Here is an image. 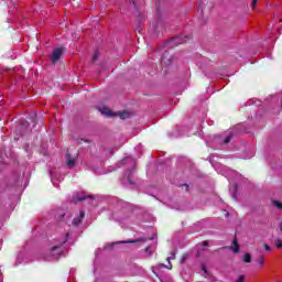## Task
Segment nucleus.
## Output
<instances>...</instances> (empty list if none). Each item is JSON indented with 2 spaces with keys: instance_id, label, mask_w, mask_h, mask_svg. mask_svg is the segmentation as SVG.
I'll use <instances>...</instances> for the list:
<instances>
[{
  "instance_id": "1",
  "label": "nucleus",
  "mask_w": 282,
  "mask_h": 282,
  "mask_svg": "<svg viewBox=\"0 0 282 282\" xmlns=\"http://www.w3.org/2000/svg\"><path fill=\"white\" fill-rule=\"evenodd\" d=\"M62 56H63V48H54L51 56L52 64L56 65V63L61 61Z\"/></svg>"
},
{
  "instance_id": "2",
  "label": "nucleus",
  "mask_w": 282,
  "mask_h": 282,
  "mask_svg": "<svg viewBox=\"0 0 282 282\" xmlns=\"http://www.w3.org/2000/svg\"><path fill=\"white\" fill-rule=\"evenodd\" d=\"M161 63L162 65H164L165 67H169V65H171L173 63V55H171V53H169L167 51H165L161 57Z\"/></svg>"
},
{
  "instance_id": "3",
  "label": "nucleus",
  "mask_w": 282,
  "mask_h": 282,
  "mask_svg": "<svg viewBox=\"0 0 282 282\" xmlns=\"http://www.w3.org/2000/svg\"><path fill=\"white\" fill-rule=\"evenodd\" d=\"M191 41V36H176L171 40V45H182L183 43H187Z\"/></svg>"
},
{
  "instance_id": "4",
  "label": "nucleus",
  "mask_w": 282,
  "mask_h": 282,
  "mask_svg": "<svg viewBox=\"0 0 282 282\" xmlns=\"http://www.w3.org/2000/svg\"><path fill=\"white\" fill-rule=\"evenodd\" d=\"M99 111H100V113H102V116H106V118H113L115 113H116L107 107L99 108Z\"/></svg>"
},
{
  "instance_id": "5",
  "label": "nucleus",
  "mask_w": 282,
  "mask_h": 282,
  "mask_svg": "<svg viewBox=\"0 0 282 282\" xmlns=\"http://www.w3.org/2000/svg\"><path fill=\"white\" fill-rule=\"evenodd\" d=\"M83 219H85V212L79 213V217L73 219V226H80L83 224Z\"/></svg>"
},
{
  "instance_id": "6",
  "label": "nucleus",
  "mask_w": 282,
  "mask_h": 282,
  "mask_svg": "<svg viewBox=\"0 0 282 282\" xmlns=\"http://www.w3.org/2000/svg\"><path fill=\"white\" fill-rule=\"evenodd\" d=\"M66 162L68 166H74L76 164V159H72V154L69 153V150L66 152Z\"/></svg>"
},
{
  "instance_id": "7",
  "label": "nucleus",
  "mask_w": 282,
  "mask_h": 282,
  "mask_svg": "<svg viewBox=\"0 0 282 282\" xmlns=\"http://www.w3.org/2000/svg\"><path fill=\"white\" fill-rule=\"evenodd\" d=\"M85 199H95L94 196H79L76 199H73V204H78V202H85Z\"/></svg>"
},
{
  "instance_id": "8",
  "label": "nucleus",
  "mask_w": 282,
  "mask_h": 282,
  "mask_svg": "<svg viewBox=\"0 0 282 282\" xmlns=\"http://www.w3.org/2000/svg\"><path fill=\"white\" fill-rule=\"evenodd\" d=\"M68 239H69V234H66L65 240L59 246L52 247L51 251L56 252V250H61V248L63 247V243H66V241H68Z\"/></svg>"
},
{
  "instance_id": "9",
  "label": "nucleus",
  "mask_w": 282,
  "mask_h": 282,
  "mask_svg": "<svg viewBox=\"0 0 282 282\" xmlns=\"http://www.w3.org/2000/svg\"><path fill=\"white\" fill-rule=\"evenodd\" d=\"M254 263H257L259 268H263V263H265V257L259 256L254 259Z\"/></svg>"
},
{
  "instance_id": "10",
  "label": "nucleus",
  "mask_w": 282,
  "mask_h": 282,
  "mask_svg": "<svg viewBox=\"0 0 282 282\" xmlns=\"http://www.w3.org/2000/svg\"><path fill=\"white\" fill-rule=\"evenodd\" d=\"M118 116L121 120H127L129 118V112L127 111H118L115 112V117Z\"/></svg>"
},
{
  "instance_id": "11",
  "label": "nucleus",
  "mask_w": 282,
  "mask_h": 282,
  "mask_svg": "<svg viewBox=\"0 0 282 282\" xmlns=\"http://www.w3.org/2000/svg\"><path fill=\"white\" fill-rule=\"evenodd\" d=\"M140 241H145L144 238L135 239V240H126V241H119L117 243H140Z\"/></svg>"
},
{
  "instance_id": "12",
  "label": "nucleus",
  "mask_w": 282,
  "mask_h": 282,
  "mask_svg": "<svg viewBox=\"0 0 282 282\" xmlns=\"http://www.w3.org/2000/svg\"><path fill=\"white\" fill-rule=\"evenodd\" d=\"M242 261H243L245 263H252V254H250V253H245V254H243V258H242Z\"/></svg>"
},
{
  "instance_id": "13",
  "label": "nucleus",
  "mask_w": 282,
  "mask_h": 282,
  "mask_svg": "<svg viewBox=\"0 0 282 282\" xmlns=\"http://www.w3.org/2000/svg\"><path fill=\"white\" fill-rule=\"evenodd\" d=\"M231 250L236 254L239 252V242L237 241V239L234 240V247H231Z\"/></svg>"
},
{
  "instance_id": "14",
  "label": "nucleus",
  "mask_w": 282,
  "mask_h": 282,
  "mask_svg": "<svg viewBox=\"0 0 282 282\" xmlns=\"http://www.w3.org/2000/svg\"><path fill=\"white\" fill-rule=\"evenodd\" d=\"M272 206H275L278 210H282V203L279 200H271Z\"/></svg>"
},
{
  "instance_id": "15",
  "label": "nucleus",
  "mask_w": 282,
  "mask_h": 282,
  "mask_svg": "<svg viewBox=\"0 0 282 282\" xmlns=\"http://www.w3.org/2000/svg\"><path fill=\"white\" fill-rule=\"evenodd\" d=\"M99 56H100V53H98V51H96V52L93 54L91 63H96V61H98Z\"/></svg>"
},
{
  "instance_id": "16",
  "label": "nucleus",
  "mask_w": 282,
  "mask_h": 282,
  "mask_svg": "<svg viewBox=\"0 0 282 282\" xmlns=\"http://www.w3.org/2000/svg\"><path fill=\"white\" fill-rule=\"evenodd\" d=\"M275 247H276L279 250H281V248H282V240H281V238L275 239Z\"/></svg>"
},
{
  "instance_id": "17",
  "label": "nucleus",
  "mask_w": 282,
  "mask_h": 282,
  "mask_svg": "<svg viewBox=\"0 0 282 282\" xmlns=\"http://www.w3.org/2000/svg\"><path fill=\"white\" fill-rule=\"evenodd\" d=\"M230 140H232V135H228L224 140V144H229Z\"/></svg>"
},
{
  "instance_id": "18",
  "label": "nucleus",
  "mask_w": 282,
  "mask_h": 282,
  "mask_svg": "<svg viewBox=\"0 0 282 282\" xmlns=\"http://www.w3.org/2000/svg\"><path fill=\"white\" fill-rule=\"evenodd\" d=\"M186 259H188V253H184L181 258V263H184V261H186Z\"/></svg>"
},
{
  "instance_id": "19",
  "label": "nucleus",
  "mask_w": 282,
  "mask_h": 282,
  "mask_svg": "<svg viewBox=\"0 0 282 282\" xmlns=\"http://www.w3.org/2000/svg\"><path fill=\"white\" fill-rule=\"evenodd\" d=\"M259 0H251V8H252V10H254L257 8V2Z\"/></svg>"
},
{
  "instance_id": "20",
  "label": "nucleus",
  "mask_w": 282,
  "mask_h": 282,
  "mask_svg": "<svg viewBox=\"0 0 282 282\" xmlns=\"http://www.w3.org/2000/svg\"><path fill=\"white\" fill-rule=\"evenodd\" d=\"M236 282H246V276L245 275H240Z\"/></svg>"
},
{
  "instance_id": "21",
  "label": "nucleus",
  "mask_w": 282,
  "mask_h": 282,
  "mask_svg": "<svg viewBox=\"0 0 282 282\" xmlns=\"http://www.w3.org/2000/svg\"><path fill=\"white\" fill-rule=\"evenodd\" d=\"M57 219L58 221H63V219H65V214H58Z\"/></svg>"
},
{
  "instance_id": "22",
  "label": "nucleus",
  "mask_w": 282,
  "mask_h": 282,
  "mask_svg": "<svg viewBox=\"0 0 282 282\" xmlns=\"http://www.w3.org/2000/svg\"><path fill=\"white\" fill-rule=\"evenodd\" d=\"M232 197L234 199H237V185H235Z\"/></svg>"
},
{
  "instance_id": "23",
  "label": "nucleus",
  "mask_w": 282,
  "mask_h": 282,
  "mask_svg": "<svg viewBox=\"0 0 282 282\" xmlns=\"http://www.w3.org/2000/svg\"><path fill=\"white\" fill-rule=\"evenodd\" d=\"M263 249L267 250V252H270V250H272V248H270L268 245H263Z\"/></svg>"
},
{
  "instance_id": "24",
  "label": "nucleus",
  "mask_w": 282,
  "mask_h": 282,
  "mask_svg": "<svg viewBox=\"0 0 282 282\" xmlns=\"http://www.w3.org/2000/svg\"><path fill=\"white\" fill-rule=\"evenodd\" d=\"M202 270L203 272H205V274H208V270L206 269V267L203 265Z\"/></svg>"
},
{
  "instance_id": "25",
  "label": "nucleus",
  "mask_w": 282,
  "mask_h": 282,
  "mask_svg": "<svg viewBox=\"0 0 282 282\" xmlns=\"http://www.w3.org/2000/svg\"><path fill=\"white\" fill-rule=\"evenodd\" d=\"M163 268H167V270H173V267L172 265H165V264H163Z\"/></svg>"
},
{
  "instance_id": "26",
  "label": "nucleus",
  "mask_w": 282,
  "mask_h": 282,
  "mask_svg": "<svg viewBox=\"0 0 282 282\" xmlns=\"http://www.w3.org/2000/svg\"><path fill=\"white\" fill-rule=\"evenodd\" d=\"M22 127H28V122L21 121Z\"/></svg>"
},
{
  "instance_id": "27",
  "label": "nucleus",
  "mask_w": 282,
  "mask_h": 282,
  "mask_svg": "<svg viewBox=\"0 0 282 282\" xmlns=\"http://www.w3.org/2000/svg\"><path fill=\"white\" fill-rule=\"evenodd\" d=\"M202 246H204V247L208 246V241H206V240L203 241V242H202Z\"/></svg>"
},
{
  "instance_id": "28",
  "label": "nucleus",
  "mask_w": 282,
  "mask_h": 282,
  "mask_svg": "<svg viewBox=\"0 0 282 282\" xmlns=\"http://www.w3.org/2000/svg\"><path fill=\"white\" fill-rule=\"evenodd\" d=\"M279 228H280V232H282V221L280 223Z\"/></svg>"
},
{
  "instance_id": "29",
  "label": "nucleus",
  "mask_w": 282,
  "mask_h": 282,
  "mask_svg": "<svg viewBox=\"0 0 282 282\" xmlns=\"http://www.w3.org/2000/svg\"><path fill=\"white\" fill-rule=\"evenodd\" d=\"M149 250H151V247L145 248V252H149Z\"/></svg>"
},
{
  "instance_id": "30",
  "label": "nucleus",
  "mask_w": 282,
  "mask_h": 282,
  "mask_svg": "<svg viewBox=\"0 0 282 282\" xmlns=\"http://www.w3.org/2000/svg\"><path fill=\"white\" fill-rule=\"evenodd\" d=\"M166 261L169 262V265H171V258H167Z\"/></svg>"
},
{
  "instance_id": "31",
  "label": "nucleus",
  "mask_w": 282,
  "mask_h": 282,
  "mask_svg": "<svg viewBox=\"0 0 282 282\" xmlns=\"http://www.w3.org/2000/svg\"><path fill=\"white\" fill-rule=\"evenodd\" d=\"M172 259H175V253H172Z\"/></svg>"
},
{
  "instance_id": "32",
  "label": "nucleus",
  "mask_w": 282,
  "mask_h": 282,
  "mask_svg": "<svg viewBox=\"0 0 282 282\" xmlns=\"http://www.w3.org/2000/svg\"><path fill=\"white\" fill-rule=\"evenodd\" d=\"M58 254H61V250L58 251Z\"/></svg>"
}]
</instances>
